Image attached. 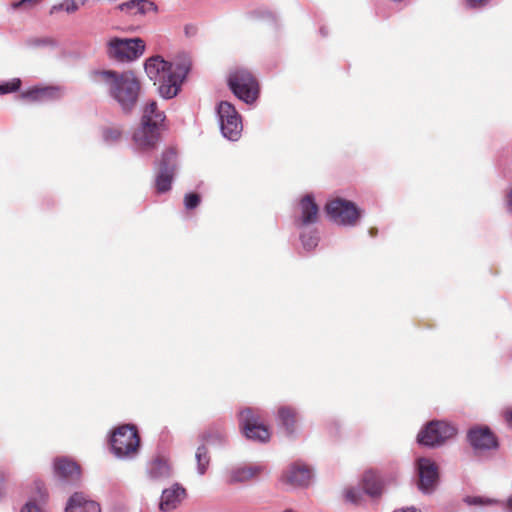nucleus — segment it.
Returning a JSON list of instances; mask_svg holds the SVG:
<instances>
[{"instance_id":"nucleus-3","label":"nucleus","mask_w":512,"mask_h":512,"mask_svg":"<svg viewBox=\"0 0 512 512\" xmlns=\"http://www.w3.org/2000/svg\"><path fill=\"white\" fill-rule=\"evenodd\" d=\"M110 443L116 456H134L140 447V436L136 426L124 424L117 427L111 435Z\"/></svg>"},{"instance_id":"nucleus-35","label":"nucleus","mask_w":512,"mask_h":512,"mask_svg":"<svg viewBox=\"0 0 512 512\" xmlns=\"http://www.w3.org/2000/svg\"><path fill=\"white\" fill-rule=\"evenodd\" d=\"M464 501L468 504V505H484V504H490L492 503L491 500H484L482 499L481 497H466L464 499Z\"/></svg>"},{"instance_id":"nucleus-5","label":"nucleus","mask_w":512,"mask_h":512,"mask_svg":"<svg viewBox=\"0 0 512 512\" xmlns=\"http://www.w3.org/2000/svg\"><path fill=\"white\" fill-rule=\"evenodd\" d=\"M456 433L457 430L453 425L445 421L433 420L420 430L417 440L421 445L436 447L444 444Z\"/></svg>"},{"instance_id":"nucleus-14","label":"nucleus","mask_w":512,"mask_h":512,"mask_svg":"<svg viewBox=\"0 0 512 512\" xmlns=\"http://www.w3.org/2000/svg\"><path fill=\"white\" fill-rule=\"evenodd\" d=\"M63 95L62 89L57 86H36L29 90L23 91L20 98L23 101L35 102H48L60 99Z\"/></svg>"},{"instance_id":"nucleus-19","label":"nucleus","mask_w":512,"mask_h":512,"mask_svg":"<svg viewBox=\"0 0 512 512\" xmlns=\"http://www.w3.org/2000/svg\"><path fill=\"white\" fill-rule=\"evenodd\" d=\"M186 491L179 485H174L169 489L162 492L161 501L159 504L160 510L169 512L175 509L185 498Z\"/></svg>"},{"instance_id":"nucleus-9","label":"nucleus","mask_w":512,"mask_h":512,"mask_svg":"<svg viewBox=\"0 0 512 512\" xmlns=\"http://www.w3.org/2000/svg\"><path fill=\"white\" fill-rule=\"evenodd\" d=\"M217 113L223 135L230 140H237L243 127L241 117L235 107L227 101H222L218 105Z\"/></svg>"},{"instance_id":"nucleus-31","label":"nucleus","mask_w":512,"mask_h":512,"mask_svg":"<svg viewBox=\"0 0 512 512\" xmlns=\"http://www.w3.org/2000/svg\"><path fill=\"white\" fill-rule=\"evenodd\" d=\"M201 201V197L197 193H188L184 197V205L188 210L196 208Z\"/></svg>"},{"instance_id":"nucleus-20","label":"nucleus","mask_w":512,"mask_h":512,"mask_svg":"<svg viewBox=\"0 0 512 512\" xmlns=\"http://www.w3.org/2000/svg\"><path fill=\"white\" fill-rule=\"evenodd\" d=\"M277 419L287 435L291 436L295 433L298 422V413L295 408L291 406L279 407Z\"/></svg>"},{"instance_id":"nucleus-34","label":"nucleus","mask_w":512,"mask_h":512,"mask_svg":"<svg viewBox=\"0 0 512 512\" xmlns=\"http://www.w3.org/2000/svg\"><path fill=\"white\" fill-rule=\"evenodd\" d=\"M41 1L42 0H20V1L13 2L11 4V7L14 10L20 9V8L30 9V8L34 7L35 5H37L38 3H40Z\"/></svg>"},{"instance_id":"nucleus-41","label":"nucleus","mask_w":512,"mask_h":512,"mask_svg":"<svg viewBox=\"0 0 512 512\" xmlns=\"http://www.w3.org/2000/svg\"><path fill=\"white\" fill-rule=\"evenodd\" d=\"M283 512H295V511L288 509V510H285Z\"/></svg>"},{"instance_id":"nucleus-30","label":"nucleus","mask_w":512,"mask_h":512,"mask_svg":"<svg viewBox=\"0 0 512 512\" xmlns=\"http://www.w3.org/2000/svg\"><path fill=\"white\" fill-rule=\"evenodd\" d=\"M20 86L21 81L19 79H14L9 82L0 83V94L15 92L20 88Z\"/></svg>"},{"instance_id":"nucleus-38","label":"nucleus","mask_w":512,"mask_h":512,"mask_svg":"<svg viewBox=\"0 0 512 512\" xmlns=\"http://www.w3.org/2000/svg\"><path fill=\"white\" fill-rule=\"evenodd\" d=\"M503 416L507 424L512 428V408L505 409Z\"/></svg>"},{"instance_id":"nucleus-26","label":"nucleus","mask_w":512,"mask_h":512,"mask_svg":"<svg viewBox=\"0 0 512 512\" xmlns=\"http://www.w3.org/2000/svg\"><path fill=\"white\" fill-rule=\"evenodd\" d=\"M201 439L205 446L218 444L224 441L225 433L221 427L211 426L202 433Z\"/></svg>"},{"instance_id":"nucleus-4","label":"nucleus","mask_w":512,"mask_h":512,"mask_svg":"<svg viewBox=\"0 0 512 512\" xmlns=\"http://www.w3.org/2000/svg\"><path fill=\"white\" fill-rule=\"evenodd\" d=\"M228 85L235 96L245 103H253L258 97V82L247 69L238 68L232 71L228 77Z\"/></svg>"},{"instance_id":"nucleus-24","label":"nucleus","mask_w":512,"mask_h":512,"mask_svg":"<svg viewBox=\"0 0 512 512\" xmlns=\"http://www.w3.org/2000/svg\"><path fill=\"white\" fill-rule=\"evenodd\" d=\"M363 489L371 497H379L382 494L383 484L376 472L367 471L362 480Z\"/></svg>"},{"instance_id":"nucleus-16","label":"nucleus","mask_w":512,"mask_h":512,"mask_svg":"<svg viewBox=\"0 0 512 512\" xmlns=\"http://www.w3.org/2000/svg\"><path fill=\"white\" fill-rule=\"evenodd\" d=\"M66 512H101L97 502L82 492L74 493L68 500Z\"/></svg>"},{"instance_id":"nucleus-13","label":"nucleus","mask_w":512,"mask_h":512,"mask_svg":"<svg viewBox=\"0 0 512 512\" xmlns=\"http://www.w3.org/2000/svg\"><path fill=\"white\" fill-rule=\"evenodd\" d=\"M311 479V469L301 462L291 464L282 475V480L293 487L308 486Z\"/></svg>"},{"instance_id":"nucleus-21","label":"nucleus","mask_w":512,"mask_h":512,"mask_svg":"<svg viewBox=\"0 0 512 512\" xmlns=\"http://www.w3.org/2000/svg\"><path fill=\"white\" fill-rule=\"evenodd\" d=\"M118 8L131 16H143L149 12H157L156 4L151 0H130L120 4Z\"/></svg>"},{"instance_id":"nucleus-6","label":"nucleus","mask_w":512,"mask_h":512,"mask_svg":"<svg viewBox=\"0 0 512 512\" xmlns=\"http://www.w3.org/2000/svg\"><path fill=\"white\" fill-rule=\"evenodd\" d=\"M145 51V42L141 38L121 39L114 37L107 43L109 57L119 61H132Z\"/></svg>"},{"instance_id":"nucleus-17","label":"nucleus","mask_w":512,"mask_h":512,"mask_svg":"<svg viewBox=\"0 0 512 512\" xmlns=\"http://www.w3.org/2000/svg\"><path fill=\"white\" fill-rule=\"evenodd\" d=\"M54 469L58 477L70 482L78 481L81 476L80 466L67 458L55 460Z\"/></svg>"},{"instance_id":"nucleus-7","label":"nucleus","mask_w":512,"mask_h":512,"mask_svg":"<svg viewBox=\"0 0 512 512\" xmlns=\"http://www.w3.org/2000/svg\"><path fill=\"white\" fill-rule=\"evenodd\" d=\"M239 425L244 435L251 440L267 442L271 433L263 423L260 413L252 408H245L239 413Z\"/></svg>"},{"instance_id":"nucleus-15","label":"nucleus","mask_w":512,"mask_h":512,"mask_svg":"<svg viewBox=\"0 0 512 512\" xmlns=\"http://www.w3.org/2000/svg\"><path fill=\"white\" fill-rule=\"evenodd\" d=\"M468 440L475 449H491L497 446L496 438L488 427L470 429Z\"/></svg>"},{"instance_id":"nucleus-8","label":"nucleus","mask_w":512,"mask_h":512,"mask_svg":"<svg viewBox=\"0 0 512 512\" xmlns=\"http://www.w3.org/2000/svg\"><path fill=\"white\" fill-rule=\"evenodd\" d=\"M325 211L332 221L345 226H353L360 218V210L351 201L336 198L329 201Z\"/></svg>"},{"instance_id":"nucleus-25","label":"nucleus","mask_w":512,"mask_h":512,"mask_svg":"<svg viewBox=\"0 0 512 512\" xmlns=\"http://www.w3.org/2000/svg\"><path fill=\"white\" fill-rule=\"evenodd\" d=\"M148 116L149 125H153L154 127H161L165 120L164 112L158 109L157 103L155 101H149L145 104L142 110V116Z\"/></svg>"},{"instance_id":"nucleus-36","label":"nucleus","mask_w":512,"mask_h":512,"mask_svg":"<svg viewBox=\"0 0 512 512\" xmlns=\"http://www.w3.org/2000/svg\"><path fill=\"white\" fill-rule=\"evenodd\" d=\"M469 8H480L488 4L490 0H465Z\"/></svg>"},{"instance_id":"nucleus-33","label":"nucleus","mask_w":512,"mask_h":512,"mask_svg":"<svg viewBox=\"0 0 512 512\" xmlns=\"http://www.w3.org/2000/svg\"><path fill=\"white\" fill-rule=\"evenodd\" d=\"M345 498L347 501H349L353 504H358V503H360V501L362 499V495H361L360 491H358L357 489L349 488L345 491Z\"/></svg>"},{"instance_id":"nucleus-18","label":"nucleus","mask_w":512,"mask_h":512,"mask_svg":"<svg viewBox=\"0 0 512 512\" xmlns=\"http://www.w3.org/2000/svg\"><path fill=\"white\" fill-rule=\"evenodd\" d=\"M299 209L300 217L298 221L301 225H310L317 222L319 207L311 195H306L300 200Z\"/></svg>"},{"instance_id":"nucleus-2","label":"nucleus","mask_w":512,"mask_h":512,"mask_svg":"<svg viewBox=\"0 0 512 512\" xmlns=\"http://www.w3.org/2000/svg\"><path fill=\"white\" fill-rule=\"evenodd\" d=\"M99 81L108 86L110 96L121 106L124 112H130L136 105L141 84L132 71H100L96 73Z\"/></svg>"},{"instance_id":"nucleus-22","label":"nucleus","mask_w":512,"mask_h":512,"mask_svg":"<svg viewBox=\"0 0 512 512\" xmlns=\"http://www.w3.org/2000/svg\"><path fill=\"white\" fill-rule=\"evenodd\" d=\"M148 475L152 480H162L171 475L168 461L162 457L154 458L148 466Z\"/></svg>"},{"instance_id":"nucleus-39","label":"nucleus","mask_w":512,"mask_h":512,"mask_svg":"<svg viewBox=\"0 0 512 512\" xmlns=\"http://www.w3.org/2000/svg\"><path fill=\"white\" fill-rule=\"evenodd\" d=\"M394 512H420V511L416 508H408V509H399Z\"/></svg>"},{"instance_id":"nucleus-1","label":"nucleus","mask_w":512,"mask_h":512,"mask_svg":"<svg viewBox=\"0 0 512 512\" xmlns=\"http://www.w3.org/2000/svg\"><path fill=\"white\" fill-rule=\"evenodd\" d=\"M190 69V64L173 65L161 56H153L145 62V72L158 85L159 94L166 99L177 95L180 84Z\"/></svg>"},{"instance_id":"nucleus-32","label":"nucleus","mask_w":512,"mask_h":512,"mask_svg":"<svg viewBox=\"0 0 512 512\" xmlns=\"http://www.w3.org/2000/svg\"><path fill=\"white\" fill-rule=\"evenodd\" d=\"M301 241L306 250H312L318 244V237L315 234H301Z\"/></svg>"},{"instance_id":"nucleus-10","label":"nucleus","mask_w":512,"mask_h":512,"mask_svg":"<svg viewBox=\"0 0 512 512\" xmlns=\"http://www.w3.org/2000/svg\"><path fill=\"white\" fill-rule=\"evenodd\" d=\"M176 162L177 152L175 149L170 148L162 154L155 183L158 193H165L171 189Z\"/></svg>"},{"instance_id":"nucleus-28","label":"nucleus","mask_w":512,"mask_h":512,"mask_svg":"<svg viewBox=\"0 0 512 512\" xmlns=\"http://www.w3.org/2000/svg\"><path fill=\"white\" fill-rule=\"evenodd\" d=\"M195 456L198 464V471L200 474H204L210 463V457L204 444L198 447Z\"/></svg>"},{"instance_id":"nucleus-40","label":"nucleus","mask_w":512,"mask_h":512,"mask_svg":"<svg viewBox=\"0 0 512 512\" xmlns=\"http://www.w3.org/2000/svg\"><path fill=\"white\" fill-rule=\"evenodd\" d=\"M507 505L509 509L512 511V496L508 499Z\"/></svg>"},{"instance_id":"nucleus-11","label":"nucleus","mask_w":512,"mask_h":512,"mask_svg":"<svg viewBox=\"0 0 512 512\" xmlns=\"http://www.w3.org/2000/svg\"><path fill=\"white\" fill-rule=\"evenodd\" d=\"M417 469L419 489L425 493H430L434 490L439 480L437 464L431 459L423 457L417 460Z\"/></svg>"},{"instance_id":"nucleus-37","label":"nucleus","mask_w":512,"mask_h":512,"mask_svg":"<svg viewBox=\"0 0 512 512\" xmlns=\"http://www.w3.org/2000/svg\"><path fill=\"white\" fill-rule=\"evenodd\" d=\"M21 512H43L41 508L35 503L28 502L21 510Z\"/></svg>"},{"instance_id":"nucleus-27","label":"nucleus","mask_w":512,"mask_h":512,"mask_svg":"<svg viewBox=\"0 0 512 512\" xmlns=\"http://www.w3.org/2000/svg\"><path fill=\"white\" fill-rule=\"evenodd\" d=\"M83 5L84 0H65L64 2L58 5H54L50 10V14H53L59 10H64L67 13H73Z\"/></svg>"},{"instance_id":"nucleus-23","label":"nucleus","mask_w":512,"mask_h":512,"mask_svg":"<svg viewBox=\"0 0 512 512\" xmlns=\"http://www.w3.org/2000/svg\"><path fill=\"white\" fill-rule=\"evenodd\" d=\"M260 473V468L252 466H242L232 469L228 474L229 483H243L256 477Z\"/></svg>"},{"instance_id":"nucleus-12","label":"nucleus","mask_w":512,"mask_h":512,"mask_svg":"<svg viewBox=\"0 0 512 512\" xmlns=\"http://www.w3.org/2000/svg\"><path fill=\"white\" fill-rule=\"evenodd\" d=\"M148 116L141 117V124L133 133V141L141 150H148L157 144L160 139V128L149 125Z\"/></svg>"},{"instance_id":"nucleus-29","label":"nucleus","mask_w":512,"mask_h":512,"mask_svg":"<svg viewBox=\"0 0 512 512\" xmlns=\"http://www.w3.org/2000/svg\"><path fill=\"white\" fill-rule=\"evenodd\" d=\"M123 129L120 126H110L103 129V138L107 142H116L121 139Z\"/></svg>"}]
</instances>
